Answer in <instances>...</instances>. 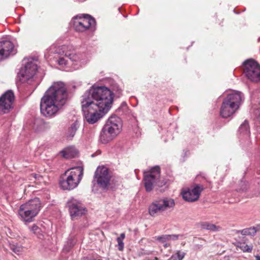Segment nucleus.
I'll return each mask as SVG.
<instances>
[{
    "mask_svg": "<svg viewBox=\"0 0 260 260\" xmlns=\"http://www.w3.org/2000/svg\"><path fill=\"white\" fill-rule=\"evenodd\" d=\"M255 259L256 260H260V256L259 255H256L255 256Z\"/></svg>",
    "mask_w": 260,
    "mask_h": 260,
    "instance_id": "obj_35",
    "label": "nucleus"
},
{
    "mask_svg": "<svg viewBox=\"0 0 260 260\" xmlns=\"http://www.w3.org/2000/svg\"><path fill=\"white\" fill-rule=\"evenodd\" d=\"M95 19L88 14H82L81 16L75 17L74 27L76 31L85 32L94 27Z\"/></svg>",
    "mask_w": 260,
    "mask_h": 260,
    "instance_id": "obj_10",
    "label": "nucleus"
},
{
    "mask_svg": "<svg viewBox=\"0 0 260 260\" xmlns=\"http://www.w3.org/2000/svg\"><path fill=\"white\" fill-rule=\"evenodd\" d=\"M83 169L80 167L73 168L65 172L60 180L59 184L64 190H71L76 188L82 179Z\"/></svg>",
    "mask_w": 260,
    "mask_h": 260,
    "instance_id": "obj_4",
    "label": "nucleus"
},
{
    "mask_svg": "<svg viewBox=\"0 0 260 260\" xmlns=\"http://www.w3.org/2000/svg\"><path fill=\"white\" fill-rule=\"evenodd\" d=\"M84 103L81 100L82 111L86 121L90 124L95 123L106 113L100 111V109H96L95 107L91 108L89 107V104L84 105Z\"/></svg>",
    "mask_w": 260,
    "mask_h": 260,
    "instance_id": "obj_12",
    "label": "nucleus"
},
{
    "mask_svg": "<svg viewBox=\"0 0 260 260\" xmlns=\"http://www.w3.org/2000/svg\"><path fill=\"white\" fill-rule=\"evenodd\" d=\"M168 237L167 235H161L160 236H156L154 237L155 239L159 241L161 243H165L168 241Z\"/></svg>",
    "mask_w": 260,
    "mask_h": 260,
    "instance_id": "obj_28",
    "label": "nucleus"
},
{
    "mask_svg": "<svg viewBox=\"0 0 260 260\" xmlns=\"http://www.w3.org/2000/svg\"><path fill=\"white\" fill-rule=\"evenodd\" d=\"M174 200L171 198H163L153 201L149 207V213L155 217L163 212L172 209L175 206Z\"/></svg>",
    "mask_w": 260,
    "mask_h": 260,
    "instance_id": "obj_8",
    "label": "nucleus"
},
{
    "mask_svg": "<svg viewBox=\"0 0 260 260\" xmlns=\"http://www.w3.org/2000/svg\"><path fill=\"white\" fill-rule=\"evenodd\" d=\"M200 239V240H201L205 241L203 239H201V238H200V239Z\"/></svg>",
    "mask_w": 260,
    "mask_h": 260,
    "instance_id": "obj_37",
    "label": "nucleus"
},
{
    "mask_svg": "<svg viewBox=\"0 0 260 260\" xmlns=\"http://www.w3.org/2000/svg\"><path fill=\"white\" fill-rule=\"evenodd\" d=\"M50 127L49 123L40 118L36 119L32 126L34 129L38 132L47 131L50 129Z\"/></svg>",
    "mask_w": 260,
    "mask_h": 260,
    "instance_id": "obj_19",
    "label": "nucleus"
},
{
    "mask_svg": "<svg viewBox=\"0 0 260 260\" xmlns=\"http://www.w3.org/2000/svg\"><path fill=\"white\" fill-rule=\"evenodd\" d=\"M185 254L186 253L180 250L177 251L175 254L171 256L170 260H182L184 257Z\"/></svg>",
    "mask_w": 260,
    "mask_h": 260,
    "instance_id": "obj_26",
    "label": "nucleus"
},
{
    "mask_svg": "<svg viewBox=\"0 0 260 260\" xmlns=\"http://www.w3.org/2000/svg\"><path fill=\"white\" fill-rule=\"evenodd\" d=\"M204 187L200 185H196L192 188H188L181 192L183 199L188 202H193L197 201L200 196Z\"/></svg>",
    "mask_w": 260,
    "mask_h": 260,
    "instance_id": "obj_16",
    "label": "nucleus"
},
{
    "mask_svg": "<svg viewBox=\"0 0 260 260\" xmlns=\"http://www.w3.org/2000/svg\"><path fill=\"white\" fill-rule=\"evenodd\" d=\"M113 93L105 86H93L86 91L82 96L84 105L89 104V107H95L96 109L107 112L113 103Z\"/></svg>",
    "mask_w": 260,
    "mask_h": 260,
    "instance_id": "obj_2",
    "label": "nucleus"
},
{
    "mask_svg": "<svg viewBox=\"0 0 260 260\" xmlns=\"http://www.w3.org/2000/svg\"><path fill=\"white\" fill-rule=\"evenodd\" d=\"M245 248V251H247L248 252H251L252 249V247L246 245Z\"/></svg>",
    "mask_w": 260,
    "mask_h": 260,
    "instance_id": "obj_32",
    "label": "nucleus"
},
{
    "mask_svg": "<svg viewBox=\"0 0 260 260\" xmlns=\"http://www.w3.org/2000/svg\"><path fill=\"white\" fill-rule=\"evenodd\" d=\"M13 44L10 41H0V60L15 54Z\"/></svg>",
    "mask_w": 260,
    "mask_h": 260,
    "instance_id": "obj_17",
    "label": "nucleus"
},
{
    "mask_svg": "<svg viewBox=\"0 0 260 260\" xmlns=\"http://www.w3.org/2000/svg\"><path fill=\"white\" fill-rule=\"evenodd\" d=\"M239 131L241 133L244 134L248 135L250 133L249 126L248 122L247 120H245L244 122L241 125Z\"/></svg>",
    "mask_w": 260,
    "mask_h": 260,
    "instance_id": "obj_24",
    "label": "nucleus"
},
{
    "mask_svg": "<svg viewBox=\"0 0 260 260\" xmlns=\"http://www.w3.org/2000/svg\"><path fill=\"white\" fill-rule=\"evenodd\" d=\"M125 238V234L124 233H121L120 234V237H118L117 238H119L120 239H121V240H123Z\"/></svg>",
    "mask_w": 260,
    "mask_h": 260,
    "instance_id": "obj_34",
    "label": "nucleus"
},
{
    "mask_svg": "<svg viewBox=\"0 0 260 260\" xmlns=\"http://www.w3.org/2000/svg\"><path fill=\"white\" fill-rule=\"evenodd\" d=\"M168 237V241L170 240H177L178 239L179 235H167Z\"/></svg>",
    "mask_w": 260,
    "mask_h": 260,
    "instance_id": "obj_29",
    "label": "nucleus"
},
{
    "mask_svg": "<svg viewBox=\"0 0 260 260\" xmlns=\"http://www.w3.org/2000/svg\"><path fill=\"white\" fill-rule=\"evenodd\" d=\"M15 96L12 90H8L0 97V113L7 114L13 109Z\"/></svg>",
    "mask_w": 260,
    "mask_h": 260,
    "instance_id": "obj_13",
    "label": "nucleus"
},
{
    "mask_svg": "<svg viewBox=\"0 0 260 260\" xmlns=\"http://www.w3.org/2000/svg\"><path fill=\"white\" fill-rule=\"evenodd\" d=\"M40 208V201L39 198H35L21 205L18 210V214L22 220L30 222L38 214Z\"/></svg>",
    "mask_w": 260,
    "mask_h": 260,
    "instance_id": "obj_6",
    "label": "nucleus"
},
{
    "mask_svg": "<svg viewBox=\"0 0 260 260\" xmlns=\"http://www.w3.org/2000/svg\"><path fill=\"white\" fill-rule=\"evenodd\" d=\"M257 229L255 227H251L242 230L240 232L243 235H250L253 236L255 235Z\"/></svg>",
    "mask_w": 260,
    "mask_h": 260,
    "instance_id": "obj_23",
    "label": "nucleus"
},
{
    "mask_svg": "<svg viewBox=\"0 0 260 260\" xmlns=\"http://www.w3.org/2000/svg\"><path fill=\"white\" fill-rule=\"evenodd\" d=\"M58 63L59 65H66L68 63V60L63 57H60L58 60Z\"/></svg>",
    "mask_w": 260,
    "mask_h": 260,
    "instance_id": "obj_31",
    "label": "nucleus"
},
{
    "mask_svg": "<svg viewBox=\"0 0 260 260\" xmlns=\"http://www.w3.org/2000/svg\"><path fill=\"white\" fill-rule=\"evenodd\" d=\"M122 124L120 118L115 115L111 116L106 122L100 134V140L106 144L112 140L120 132Z\"/></svg>",
    "mask_w": 260,
    "mask_h": 260,
    "instance_id": "obj_3",
    "label": "nucleus"
},
{
    "mask_svg": "<svg viewBox=\"0 0 260 260\" xmlns=\"http://www.w3.org/2000/svg\"><path fill=\"white\" fill-rule=\"evenodd\" d=\"M79 127V123L78 120L75 121L69 127L67 133V137L68 139L72 140L75 135Z\"/></svg>",
    "mask_w": 260,
    "mask_h": 260,
    "instance_id": "obj_21",
    "label": "nucleus"
},
{
    "mask_svg": "<svg viewBox=\"0 0 260 260\" xmlns=\"http://www.w3.org/2000/svg\"><path fill=\"white\" fill-rule=\"evenodd\" d=\"M29 229L30 231L39 238H42V234H41V230L39 226L36 224H33L31 227H29Z\"/></svg>",
    "mask_w": 260,
    "mask_h": 260,
    "instance_id": "obj_25",
    "label": "nucleus"
},
{
    "mask_svg": "<svg viewBox=\"0 0 260 260\" xmlns=\"http://www.w3.org/2000/svg\"><path fill=\"white\" fill-rule=\"evenodd\" d=\"M68 244L69 245L70 247H73L75 244V240L74 239H73L72 240H70V241L69 242Z\"/></svg>",
    "mask_w": 260,
    "mask_h": 260,
    "instance_id": "obj_33",
    "label": "nucleus"
},
{
    "mask_svg": "<svg viewBox=\"0 0 260 260\" xmlns=\"http://www.w3.org/2000/svg\"><path fill=\"white\" fill-rule=\"evenodd\" d=\"M11 249L15 253L19 254L22 251L23 248L21 246L12 245H11Z\"/></svg>",
    "mask_w": 260,
    "mask_h": 260,
    "instance_id": "obj_27",
    "label": "nucleus"
},
{
    "mask_svg": "<svg viewBox=\"0 0 260 260\" xmlns=\"http://www.w3.org/2000/svg\"><path fill=\"white\" fill-rule=\"evenodd\" d=\"M241 101L242 95L240 92L228 94L224 99L221 106V116L228 118L233 115L239 109Z\"/></svg>",
    "mask_w": 260,
    "mask_h": 260,
    "instance_id": "obj_5",
    "label": "nucleus"
},
{
    "mask_svg": "<svg viewBox=\"0 0 260 260\" xmlns=\"http://www.w3.org/2000/svg\"><path fill=\"white\" fill-rule=\"evenodd\" d=\"M160 168L155 166L151 169L149 172L144 173L143 182L146 190L151 191L155 186L161 187L162 183L160 182Z\"/></svg>",
    "mask_w": 260,
    "mask_h": 260,
    "instance_id": "obj_7",
    "label": "nucleus"
},
{
    "mask_svg": "<svg viewBox=\"0 0 260 260\" xmlns=\"http://www.w3.org/2000/svg\"><path fill=\"white\" fill-rule=\"evenodd\" d=\"M117 242L118 245V249L119 250H122L124 247V243L123 242V240L120 239L119 238H117Z\"/></svg>",
    "mask_w": 260,
    "mask_h": 260,
    "instance_id": "obj_30",
    "label": "nucleus"
},
{
    "mask_svg": "<svg viewBox=\"0 0 260 260\" xmlns=\"http://www.w3.org/2000/svg\"><path fill=\"white\" fill-rule=\"evenodd\" d=\"M244 73L252 82L260 81V65L253 59H248L243 63Z\"/></svg>",
    "mask_w": 260,
    "mask_h": 260,
    "instance_id": "obj_9",
    "label": "nucleus"
},
{
    "mask_svg": "<svg viewBox=\"0 0 260 260\" xmlns=\"http://www.w3.org/2000/svg\"><path fill=\"white\" fill-rule=\"evenodd\" d=\"M59 50L61 51L58 53L64 54V56L73 61L80 60L79 55L73 52V48L70 45H62L60 47Z\"/></svg>",
    "mask_w": 260,
    "mask_h": 260,
    "instance_id": "obj_18",
    "label": "nucleus"
},
{
    "mask_svg": "<svg viewBox=\"0 0 260 260\" xmlns=\"http://www.w3.org/2000/svg\"><path fill=\"white\" fill-rule=\"evenodd\" d=\"M111 178V175L108 168L103 166H99L95 172L93 182H96L100 188L106 189Z\"/></svg>",
    "mask_w": 260,
    "mask_h": 260,
    "instance_id": "obj_11",
    "label": "nucleus"
},
{
    "mask_svg": "<svg viewBox=\"0 0 260 260\" xmlns=\"http://www.w3.org/2000/svg\"><path fill=\"white\" fill-rule=\"evenodd\" d=\"M200 226L202 229L209 230L212 232H218L221 230V228L220 226H217L215 224L207 221L201 222L200 223Z\"/></svg>",
    "mask_w": 260,
    "mask_h": 260,
    "instance_id": "obj_22",
    "label": "nucleus"
},
{
    "mask_svg": "<svg viewBox=\"0 0 260 260\" xmlns=\"http://www.w3.org/2000/svg\"><path fill=\"white\" fill-rule=\"evenodd\" d=\"M70 215L72 219H75L85 214L86 208L79 201L72 199L68 202Z\"/></svg>",
    "mask_w": 260,
    "mask_h": 260,
    "instance_id": "obj_15",
    "label": "nucleus"
},
{
    "mask_svg": "<svg viewBox=\"0 0 260 260\" xmlns=\"http://www.w3.org/2000/svg\"><path fill=\"white\" fill-rule=\"evenodd\" d=\"M61 155L66 158H70L76 157L78 154V150L73 146L65 148L60 151Z\"/></svg>",
    "mask_w": 260,
    "mask_h": 260,
    "instance_id": "obj_20",
    "label": "nucleus"
},
{
    "mask_svg": "<svg viewBox=\"0 0 260 260\" xmlns=\"http://www.w3.org/2000/svg\"><path fill=\"white\" fill-rule=\"evenodd\" d=\"M37 66L32 62H28L20 71L18 77L21 82H28L33 79L37 71Z\"/></svg>",
    "mask_w": 260,
    "mask_h": 260,
    "instance_id": "obj_14",
    "label": "nucleus"
},
{
    "mask_svg": "<svg viewBox=\"0 0 260 260\" xmlns=\"http://www.w3.org/2000/svg\"><path fill=\"white\" fill-rule=\"evenodd\" d=\"M169 246V244H167V243H165V244H164V247H165V248H167Z\"/></svg>",
    "mask_w": 260,
    "mask_h": 260,
    "instance_id": "obj_36",
    "label": "nucleus"
},
{
    "mask_svg": "<svg viewBox=\"0 0 260 260\" xmlns=\"http://www.w3.org/2000/svg\"><path fill=\"white\" fill-rule=\"evenodd\" d=\"M67 99L68 92L64 84L61 82L54 83L41 99V113L48 117L55 115Z\"/></svg>",
    "mask_w": 260,
    "mask_h": 260,
    "instance_id": "obj_1",
    "label": "nucleus"
}]
</instances>
